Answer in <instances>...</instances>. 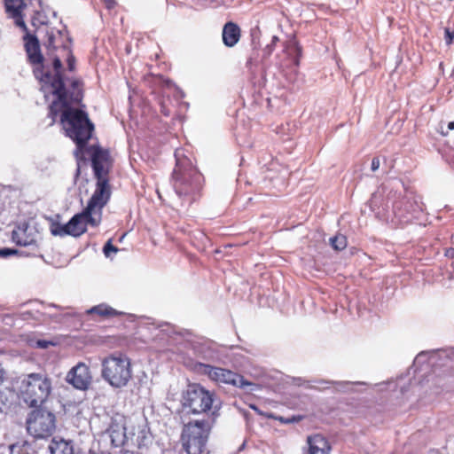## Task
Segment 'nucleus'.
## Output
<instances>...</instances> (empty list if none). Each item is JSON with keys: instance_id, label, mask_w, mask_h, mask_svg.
<instances>
[{"instance_id": "nucleus-1", "label": "nucleus", "mask_w": 454, "mask_h": 454, "mask_svg": "<svg viewBox=\"0 0 454 454\" xmlns=\"http://www.w3.org/2000/svg\"><path fill=\"white\" fill-rule=\"evenodd\" d=\"M55 87L56 98L48 106V117L51 119L48 126H53L60 114L59 122L65 135L72 139L77 149L82 152L91 138L95 129L85 111L72 106L73 104H80L82 100V82L73 80L69 93L64 92L59 82L55 83Z\"/></svg>"}, {"instance_id": "nucleus-2", "label": "nucleus", "mask_w": 454, "mask_h": 454, "mask_svg": "<svg viewBox=\"0 0 454 454\" xmlns=\"http://www.w3.org/2000/svg\"><path fill=\"white\" fill-rule=\"evenodd\" d=\"M176 166L172 173L173 187L176 194L189 204L197 201L204 185V176L185 155L175 153Z\"/></svg>"}, {"instance_id": "nucleus-3", "label": "nucleus", "mask_w": 454, "mask_h": 454, "mask_svg": "<svg viewBox=\"0 0 454 454\" xmlns=\"http://www.w3.org/2000/svg\"><path fill=\"white\" fill-rule=\"evenodd\" d=\"M52 380L46 372H31L19 382L18 397L29 408L42 407L51 395Z\"/></svg>"}, {"instance_id": "nucleus-4", "label": "nucleus", "mask_w": 454, "mask_h": 454, "mask_svg": "<svg viewBox=\"0 0 454 454\" xmlns=\"http://www.w3.org/2000/svg\"><path fill=\"white\" fill-rule=\"evenodd\" d=\"M101 376L111 387L121 388L132 380L130 359L121 352H115L103 358Z\"/></svg>"}, {"instance_id": "nucleus-5", "label": "nucleus", "mask_w": 454, "mask_h": 454, "mask_svg": "<svg viewBox=\"0 0 454 454\" xmlns=\"http://www.w3.org/2000/svg\"><path fill=\"white\" fill-rule=\"evenodd\" d=\"M214 394L197 383L189 384L182 395V407L179 416L182 423L188 419V415L200 414L211 410Z\"/></svg>"}, {"instance_id": "nucleus-6", "label": "nucleus", "mask_w": 454, "mask_h": 454, "mask_svg": "<svg viewBox=\"0 0 454 454\" xmlns=\"http://www.w3.org/2000/svg\"><path fill=\"white\" fill-rule=\"evenodd\" d=\"M183 424L181 432V443L187 454H202L207 447V442L211 432L208 420L188 419Z\"/></svg>"}, {"instance_id": "nucleus-7", "label": "nucleus", "mask_w": 454, "mask_h": 454, "mask_svg": "<svg viewBox=\"0 0 454 454\" xmlns=\"http://www.w3.org/2000/svg\"><path fill=\"white\" fill-rule=\"evenodd\" d=\"M27 418V430L36 439H46L56 430V416L53 412L42 407L33 408Z\"/></svg>"}, {"instance_id": "nucleus-8", "label": "nucleus", "mask_w": 454, "mask_h": 454, "mask_svg": "<svg viewBox=\"0 0 454 454\" xmlns=\"http://www.w3.org/2000/svg\"><path fill=\"white\" fill-rule=\"evenodd\" d=\"M199 371L207 375L211 380L219 384H228L238 387H244L245 386L250 385L242 375L228 369L200 364Z\"/></svg>"}, {"instance_id": "nucleus-9", "label": "nucleus", "mask_w": 454, "mask_h": 454, "mask_svg": "<svg viewBox=\"0 0 454 454\" xmlns=\"http://www.w3.org/2000/svg\"><path fill=\"white\" fill-rule=\"evenodd\" d=\"M90 154L91 167L95 179H110L113 168L110 152L98 145H90L87 150Z\"/></svg>"}, {"instance_id": "nucleus-10", "label": "nucleus", "mask_w": 454, "mask_h": 454, "mask_svg": "<svg viewBox=\"0 0 454 454\" xmlns=\"http://www.w3.org/2000/svg\"><path fill=\"white\" fill-rule=\"evenodd\" d=\"M112 195L110 179H96L95 190L85 207L87 212L101 218L102 209L108 203Z\"/></svg>"}, {"instance_id": "nucleus-11", "label": "nucleus", "mask_w": 454, "mask_h": 454, "mask_svg": "<svg viewBox=\"0 0 454 454\" xmlns=\"http://www.w3.org/2000/svg\"><path fill=\"white\" fill-rule=\"evenodd\" d=\"M100 222V217L94 216L84 208L82 212L74 215L67 223L63 225L62 231L73 237H79L87 231V224L97 227Z\"/></svg>"}, {"instance_id": "nucleus-12", "label": "nucleus", "mask_w": 454, "mask_h": 454, "mask_svg": "<svg viewBox=\"0 0 454 454\" xmlns=\"http://www.w3.org/2000/svg\"><path fill=\"white\" fill-rule=\"evenodd\" d=\"M151 437L147 427L140 421H129L127 431L128 448H137L138 450L147 449Z\"/></svg>"}, {"instance_id": "nucleus-13", "label": "nucleus", "mask_w": 454, "mask_h": 454, "mask_svg": "<svg viewBox=\"0 0 454 454\" xmlns=\"http://www.w3.org/2000/svg\"><path fill=\"white\" fill-rule=\"evenodd\" d=\"M52 65L54 68V74H52L49 70H45L44 66L43 65V67H36L34 70L35 77L39 79L43 86H49L51 88L53 96H55V83L57 82H61L65 93H69L70 91L66 89L62 76V63L60 59L58 57L54 58Z\"/></svg>"}, {"instance_id": "nucleus-14", "label": "nucleus", "mask_w": 454, "mask_h": 454, "mask_svg": "<svg viewBox=\"0 0 454 454\" xmlns=\"http://www.w3.org/2000/svg\"><path fill=\"white\" fill-rule=\"evenodd\" d=\"M66 380L76 389H88L92 380L90 367L84 363H78L67 372Z\"/></svg>"}, {"instance_id": "nucleus-15", "label": "nucleus", "mask_w": 454, "mask_h": 454, "mask_svg": "<svg viewBox=\"0 0 454 454\" xmlns=\"http://www.w3.org/2000/svg\"><path fill=\"white\" fill-rule=\"evenodd\" d=\"M127 431L128 425L126 423V418L120 414L114 416L107 428V434L113 447L120 448L126 445Z\"/></svg>"}, {"instance_id": "nucleus-16", "label": "nucleus", "mask_w": 454, "mask_h": 454, "mask_svg": "<svg viewBox=\"0 0 454 454\" xmlns=\"http://www.w3.org/2000/svg\"><path fill=\"white\" fill-rule=\"evenodd\" d=\"M25 50L30 64L43 67V57L41 53L40 43L35 35L27 34L24 36Z\"/></svg>"}, {"instance_id": "nucleus-17", "label": "nucleus", "mask_w": 454, "mask_h": 454, "mask_svg": "<svg viewBox=\"0 0 454 454\" xmlns=\"http://www.w3.org/2000/svg\"><path fill=\"white\" fill-rule=\"evenodd\" d=\"M307 445L306 454H330L332 450L329 441L321 434L309 435Z\"/></svg>"}, {"instance_id": "nucleus-18", "label": "nucleus", "mask_w": 454, "mask_h": 454, "mask_svg": "<svg viewBox=\"0 0 454 454\" xmlns=\"http://www.w3.org/2000/svg\"><path fill=\"white\" fill-rule=\"evenodd\" d=\"M25 6L24 0H5L6 12L15 20V23L18 27L27 30L22 15V11Z\"/></svg>"}, {"instance_id": "nucleus-19", "label": "nucleus", "mask_w": 454, "mask_h": 454, "mask_svg": "<svg viewBox=\"0 0 454 454\" xmlns=\"http://www.w3.org/2000/svg\"><path fill=\"white\" fill-rule=\"evenodd\" d=\"M241 31L239 27L231 21L227 22L223 28V42L227 47H233L239 41Z\"/></svg>"}, {"instance_id": "nucleus-20", "label": "nucleus", "mask_w": 454, "mask_h": 454, "mask_svg": "<svg viewBox=\"0 0 454 454\" xmlns=\"http://www.w3.org/2000/svg\"><path fill=\"white\" fill-rule=\"evenodd\" d=\"M86 314L93 316V318L95 319H106L121 315V312L106 303L91 307L86 310Z\"/></svg>"}, {"instance_id": "nucleus-21", "label": "nucleus", "mask_w": 454, "mask_h": 454, "mask_svg": "<svg viewBox=\"0 0 454 454\" xmlns=\"http://www.w3.org/2000/svg\"><path fill=\"white\" fill-rule=\"evenodd\" d=\"M51 454H74V447L71 441L53 438L50 445Z\"/></svg>"}, {"instance_id": "nucleus-22", "label": "nucleus", "mask_w": 454, "mask_h": 454, "mask_svg": "<svg viewBox=\"0 0 454 454\" xmlns=\"http://www.w3.org/2000/svg\"><path fill=\"white\" fill-rule=\"evenodd\" d=\"M12 239L14 243L21 247H27L35 242L31 235L27 234V230L20 227L12 231Z\"/></svg>"}, {"instance_id": "nucleus-23", "label": "nucleus", "mask_w": 454, "mask_h": 454, "mask_svg": "<svg viewBox=\"0 0 454 454\" xmlns=\"http://www.w3.org/2000/svg\"><path fill=\"white\" fill-rule=\"evenodd\" d=\"M347 238L344 235L338 234L330 239V244L333 249L341 251L347 247Z\"/></svg>"}, {"instance_id": "nucleus-24", "label": "nucleus", "mask_w": 454, "mask_h": 454, "mask_svg": "<svg viewBox=\"0 0 454 454\" xmlns=\"http://www.w3.org/2000/svg\"><path fill=\"white\" fill-rule=\"evenodd\" d=\"M27 442L13 443L10 446L11 454H28L24 450V448H27Z\"/></svg>"}, {"instance_id": "nucleus-25", "label": "nucleus", "mask_w": 454, "mask_h": 454, "mask_svg": "<svg viewBox=\"0 0 454 454\" xmlns=\"http://www.w3.org/2000/svg\"><path fill=\"white\" fill-rule=\"evenodd\" d=\"M103 251L106 256H110L111 253H116L118 248L112 244L111 240H108L105 244Z\"/></svg>"}, {"instance_id": "nucleus-26", "label": "nucleus", "mask_w": 454, "mask_h": 454, "mask_svg": "<svg viewBox=\"0 0 454 454\" xmlns=\"http://www.w3.org/2000/svg\"><path fill=\"white\" fill-rule=\"evenodd\" d=\"M444 40L448 45L451 44L454 40V31L446 27L444 29Z\"/></svg>"}, {"instance_id": "nucleus-27", "label": "nucleus", "mask_w": 454, "mask_h": 454, "mask_svg": "<svg viewBox=\"0 0 454 454\" xmlns=\"http://www.w3.org/2000/svg\"><path fill=\"white\" fill-rule=\"evenodd\" d=\"M55 343L51 340H38L35 342V347L38 348H47L50 346H54Z\"/></svg>"}, {"instance_id": "nucleus-28", "label": "nucleus", "mask_w": 454, "mask_h": 454, "mask_svg": "<svg viewBox=\"0 0 454 454\" xmlns=\"http://www.w3.org/2000/svg\"><path fill=\"white\" fill-rule=\"evenodd\" d=\"M67 62L68 70L73 72L75 69V58L72 52H69Z\"/></svg>"}, {"instance_id": "nucleus-29", "label": "nucleus", "mask_w": 454, "mask_h": 454, "mask_svg": "<svg viewBox=\"0 0 454 454\" xmlns=\"http://www.w3.org/2000/svg\"><path fill=\"white\" fill-rule=\"evenodd\" d=\"M64 224H57L55 228L51 229V233L53 235L65 236L67 235L66 232L62 231V227Z\"/></svg>"}, {"instance_id": "nucleus-30", "label": "nucleus", "mask_w": 454, "mask_h": 454, "mask_svg": "<svg viewBox=\"0 0 454 454\" xmlns=\"http://www.w3.org/2000/svg\"><path fill=\"white\" fill-rule=\"evenodd\" d=\"M7 379V372L4 368L3 364H0V387L4 383Z\"/></svg>"}, {"instance_id": "nucleus-31", "label": "nucleus", "mask_w": 454, "mask_h": 454, "mask_svg": "<svg viewBox=\"0 0 454 454\" xmlns=\"http://www.w3.org/2000/svg\"><path fill=\"white\" fill-rule=\"evenodd\" d=\"M380 166V160L379 157H374L372 160L371 168L372 171H376L379 169Z\"/></svg>"}, {"instance_id": "nucleus-32", "label": "nucleus", "mask_w": 454, "mask_h": 454, "mask_svg": "<svg viewBox=\"0 0 454 454\" xmlns=\"http://www.w3.org/2000/svg\"><path fill=\"white\" fill-rule=\"evenodd\" d=\"M16 251L9 248L0 249V257H6L8 255L15 254Z\"/></svg>"}, {"instance_id": "nucleus-33", "label": "nucleus", "mask_w": 454, "mask_h": 454, "mask_svg": "<svg viewBox=\"0 0 454 454\" xmlns=\"http://www.w3.org/2000/svg\"><path fill=\"white\" fill-rule=\"evenodd\" d=\"M160 113L165 116L170 115V110L166 106L164 102L160 103Z\"/></svg>"}, {"instance_id": "nucleus-34", "label": "nucleus", "mask_w": 454, "mask_h": 454, "mask_svg": "<svg viewBox=\"0 0 454 454\" xmlns=\"http://www.w3.org/2000/svg\"><path fill=\"white\" fill-rule=\"evenodd\" d=\"M107 9H113L116 5L115 0H102Z\"/></svg>"}, {"instance_id": "nucleus-35", "label": "nucleus", "mask_w": 454, "mask_h": 454, "mask_svg": "<svg viewBox=\"0 0 454 454\" xmlns=\"http://www.w3.org/2000/svg\"><path fill=\"white\" fill-rule=\"evenodd\" d=\"M121 454H144V453L142 452V450L135 451L133 450L125 449L124 450L121 451Z\"/></svg>"}, {"instance_id": "nucleus-36", "label": "nucleus", "mask_w": 454, "mask_h": 454, "mask_svg": "<svg viewBox=\"0 0 454 454\" xmlns=\"http://www.w3.org/2000/svg\"><path fill=\"white\" fill-rule=\"evenodd\" d=\"M448 129H449L450 130H453V129H454V121H453L449 122V124H448Z\"/></svg>"}, {"instance_id": "nucleus-37", "label": "nucleus", "mask_w": 454, "mask_h": 454, "mask_svg": "<svg viewBox=\"0 0 454 454\" xmlns=\"http://www.w3.org/2000/svg\"><path fill=\"white\" fill-rule=\"evenodd\" d=\"M80 174V168H77V176Z\"/></svg>"}]
</instances>
